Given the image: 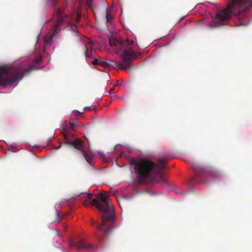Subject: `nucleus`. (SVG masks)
<instances>
[{
  "instance_id": "nucleus-21",
  "label": "nucleus",
  "mask_w": 252,
  "mask_h": 252,
  "mask_svg": "<svg viewBox=\"0 0 252 252\" xmlns=\"http://www.w3.org/2000/svg\"><path fill=\"white\" fill-rule=\"evenodd\" d=\"M53 3H54L56 0H51Z\"/></svg>"
},
{
  "instance_id": "nucleus-6",
  "label": "nucleus",
  "mask_w": 252,
  "mask_h": 252,
  "mask_svg": "<svg viewBox=\"0 0 252 252\" xmlns=\"http://www.w3.org/2000/svg\"><path fill=\"white\" fill-rule=\"evenodd\" d=\"M68 16L65 14L61 8H58L56 11V21L53 27V32L51 34L47 35L44 39V44L46 47H49L52 44L54 38L57 34L58 31L60 30L61 25L67 18Z\"/></svg>"
},
{
  "instance_id": "nucleus-4",
  "label": "nucleus",
  "mask_w": 252,
  "mask_h": 252,
  "mask_svg": "<svg viewBox=\"0 0 252 252\" xmlns=\"http://www.w3.org/2000/svg\"><path fill=\"white\" fill-rule=\"evenodd\" d=\"M41 59H36L28 67L22 65L15 67L3 66L0 68V88H5L9 85L19 82L30 73L31 71L36 69L35 64L39 63Z\"/></svg>"
},
{
  "instance_id": "nucleus-3",
  "label": "nucleus",
  "mask_w": 252,
  "mask_h": 252,
  "mask_svg": "<svg viewBox=\"0 0 252 252\" xmlns=\"http://www.w3.org/2000/svg\"><path fill=\"white\" fill-rule=\"evenodd\" d=\"M229 0L225 9L218 11L215 16L212 17L213 22L207 25L209 29L216 28L222 22L230 19L232 14L237 15L252 7V0Z\"/></svg>"
},
{
  "instance_id": "nucleus-18",
  "label": "nucleus",
  "mask_w": 252,
  "mask_h": 252,
  "mask_svg": "<svg viewBox=\"0 0 252 252\" xmlns=\"http://www.w3.org/2000/svg\"><path fill=\"white\" fill-rule=\"evenodd\" d=\"M87 51H88V49H87V47L85 46V47L84 48V52H85L86 56H87Z\"/></svg>"
},
{
  "instance_id": "nucleus-16",
  "label": "nucleus",
  "mask_w": 252,
  "mask_h": 252,
  "mask_svg": "<svg viewBox=\"0 0 252 252\" xmlns=\"http://www.w3.org/2000/svg\"><path fill=\"white\" fill-rule=\"evenodd\" d=\"M68 26L70 27L71 29L76 33H78V31L77 30V27L76 25L74 24H72L71 21H69L68 22Z\"/></svg>"
},
{
  "instance_id": "nucleus-20",
  "label": "nucleus",
  "mask_w": 252,
  "mask_h": 252,
  "mask_svg": "<svg viewBox=\"0 0 252 252\" xmlns=\"http://www.w3.org/2000/svg\"><path fill=\"white\" fill-rule=\"evenodd\" d=\"M113 90H113V89H110V91H109V93H112V92H113Z\"/></svg>"
},
{
  "instance_id": "nucleus-9",
  "label": "nucleus",
  "mask_w": 252,
  "mask_h": 252,
  "mask_svg": "<svg viewBox=\"0 0 252 252\" xmlns=\"http://www.w3.org/2000/svg\"><path fill=\"white\" fill-rule=\"evenodd\" d=\"M80 4L84 3L87 6L92 8L94 14L95 15L96 13H98L100 8L103 9V15L104 16V19L106 23L111 24L113 21V16L109 13L106 9L105 8V4L103 3L102 5L100 6L97 5H94L92 6V1L91 0H78Z\"/></svg>"
},
{
  "instance_id": "nucleus-15",
  "label": "nucleus",
  "mask_w": 252,
  "mask_h": 252,
  "mask_svg": "<svg viewBox=\"0 0 252 252\" xmlns=\"http://www.w3.org/2000/svg\"><path fill=\"white\" fill-rule=\"evenodd\" d=\"M192 168L194 172L198 175L201 174L203 171V169L202 167L197 165H193Z\"/></svg>"
},
{
  "instance_id": "nucleus-7",
  "label": "nucleus",
  "mask_w": 252,
  "mask_h": 252,
  "mask_svg": "<svg viewBox=\"0 0 252 252\" xmlns=\"http://www.w3.org/2000/svg\"><path fill=\"white\" fill-rule=\"evenodd\" d=\"M72 136L68 137L67 134H64L65 141L62 144L72 147L74 149L80 151L83 155L87 162L89 164H91L92 156L88 154L86 151L84 150V145L82 141L79 138L72 139Z\"/></svg>"
},
{
  "instance_id": "nucleus-11",
  "label": "nucleus",
  "mask_w": 252,
  "mask_h": 252,
  "mask_svg": "<svg viewBox=\"0 0 252 252\" xmlns=\"http://www.w3.org/2000/svg\"><path fill=\"white\" fill-rule=\"evenodd\" d=\"M62 132L64 137V134H67V137L73 136V135L71 133L69 132V125L67 124L66 122H64L62 125L61 126Z\"/></svg>"
},
{
  "instance_id": "nucleus-5",
  "label": "nucleus",
  "mask_w": 252,
  "mask_h": 252,
  "mask_svg": "<svg viewBox=\"0 0 252 252\" xmlns=\"http://www.w3.org/2000/svg\"><path fill=\"white\" fill-rule=\"evenodd\" d=\"M122 59V61L118 63L116 61L111 60L108 62V66H112L115 68L124 69L128 71L131 69L130 63L137 58L136 52H126L125 50H122V52H118Z\"/></svg>"
},
{
  "instance_id": "nucleus-2",
  "label": "nucleus",
  "mask_w": 252,
  "mask_h": 252,
  "mask_svg": "<svg viewBox=\"0 0 252 252\" xmlns=\"http://www.w3.org/2000/svg\"><path fill=\"white\" fill-rule=\"evenodd\" d=\"M85 199L83 205L86 207L91 205L95 207L100 211L103 212L102 215V224H97V229L103 231L106 236H108L113 230L112 223L114 221V208L109 202L108 195L105 193H99L97 198L92 199L91 193H82L81 194Z\"/></svg>"
},
{
  "instance_id": "nucleus-19",
  "label": "nucleus",
  "mask_w": 252,
  "mask_h": 252,
  "mask_svg": "<svg viewBox=\"0 0 252 252\" xmlns=\"http://www.w3.org/2000/svg\"><path fill=\"white\" fill-rule=\"evenodd\" d=\"M94 223H95L94 220L92 219V220H91L92 224L94 225Z\"/></svg>"
},
{
  "instance_id": "nucleus-23",
  "label": "nucleus",
  "mask_w": 252,
  "mask_h": 252,
  "mask_svg": "<svg viewBox=\"0 0 252 252\" xmlns=\"http://www.w3.org/2000/svg\"><path fill=\"white\" fill-rule=\"evenodd\" d=\"M87 141H88V143H89L88 139H87Z\"/></svg>"
},
{
  "instance_id": "nucleus-1",
  "label": "nucleus",
  "mask_w": 252,
  "mask_h": 252,
  "mask_svg": "<svg viewBox=\"0 0 252 252\" xmlns=\"http://www.w3.org/2000/svg\"><path fill=\"white\" fill-rule=\"evenodd\" d=\"M167 162L164 158L159 159L157 162L145 158L139 160L133 159L131 163L134 166L135 173L140 183L147 184L152 182L166 184L163 170Z\"/></svg>"
},
{
  "instance_id": "nucleus-24",
  "label": "nucleus",
  "mask_w": 252,
  "mask_h": 252,
  "mask_svg": "<svg viewBox=\"0 0 252 252\" xmlns=\"http://www.w3.org/2000/svg\"><path fill=\"white\" fill-rule=\"evenodd\" d=\"M59 148H60V146H59V147H58L57 148V149H58Z\"/></svg>"
},
{
  "instance_id": "nucleus-17",
  "label": "nucleus",
  "mask_w": 252,
  "mask_h": 252,
  "mask_svg": "<svg viewBox=\"0 0 252 252\" xmlns=\"http://www.w3.org/2000/svg\"><path fill=\"white\" fill-rule=\"evenodd\" d=\"M80 114H81V113L79 111H77V110H74L73 112V115L75 116H79Z\"/></svg>"
},
{
  "instance_id": "nucleus-8",
  "label": "nucleus",
  "mask_w": 252,
  "mask_h": 252,
  "mask_svg": "<svg viewBox=\"0 0 252 252\" xmlns=\"http://www.w3.org/2000/svg\"><path fill=\"white\" fill-rule=\"evenodd\" d=\"M109 44L111 47H116L118 52H122L123 49L126 52H135L133 49V41L127 39L125 41H120L117 39H110Z\"/></svg>"
},
{
  "instance_id": "nucleus-14",
  "label": "nucleus",
  "mask_w": 252,
  "mask_h": 252,
  "mask_svg": "<svg viewBox=\"0 0 252 252\" xmlns=\"http://www.w3.org/2000/svg\"><path fill=\"white\" fill-rule=\"evenodd\" d=\"M77 126L76 119H72V122H69V127L70 130H75Z\"/></svg>"
},
{
  "instance_id": "nucleus-12",
  "label": "nucleus",
  "mask_w": 252,
  "mask_h": 252,
  "mask_svg": "<svg viewBox=\"0 0 252 252\" xmlns=\"http://www.w3.org/2000/svg\"><path fill=\"white\" fill-rule=\"evenodd\" d=\"M92 63L94 64H99L104 67L108 66V62L106 60L102 59L95 60L93 62H92Z\"/></svg>"
},
{
  "instance_id": "nucleus-13",
  "label": "nucleus",
  "mask_w": 252,
  "mask_h": 252,
  "mask_svg": "<svg viewBox=\"0 0 252 252\" xmlns=\"http://www.w3.org/2000/svg\"><path fill=\"white\" fill-rule=\"evenodd\" d=\"M81 18V14L78 11H76L70 16L71 21L78 23Z\"/></svg>"
},
{
  "instance_id": "nucleus-10",
  "label": "nucleus",
  "mask_w": 252,
  "mask_h": 252,
  "mask_svg": "<svg viewBox=\"0 0 252 252\" xmlns=\"http://www.w3.org/2000/svg\"><path fill=\"white\" fill-rule=\"evenodd\" d=\"M70 247L76 248L79 250H87L89 251H94L95 249V246L91 243H87L84 241H80L78 242L70 240L69 243Z\"/></svg>"
},
{
  "instance_id": "nucleus-22",
  "label": "nucleus",
  "mask_w": 252,
  "mask_h": 252,
  "mask_svg": "<svg viewBox=\"0 0 252 252\" xmlns=\"http://www.w3.org/2000/svg\"><path fill=\"white\" fill-rule=\"evenodd\" d=\"M84 109H88L87 107H85Z\"/></svg>"
}]
</instances>
